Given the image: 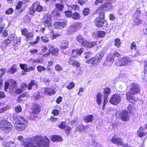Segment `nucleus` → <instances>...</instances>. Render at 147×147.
<instances>
[{
  "mask_svg": "<svg viewBox=\"0 0 147 147\" xmlns=\"http://www.w3.org/2000/svg\"><path fill=\"white\" fill-rule=\"evenodd\" d=\"M11 42V41L10 40L8 39L3 41L2 43L3 45H9V44Z\"/></svg>",
  "mask_w": 147,
  "mask_h": 147,
  "instance_id": "de8ad7c7",
  "label": "nucleus"
},
{
  "mask_svg": "<svg viewBox=\"0 0 147 147\" xmlns=\"http://www.w3.org/2000/svg\"><path fill=\"white\" fill-rule=\"evenodd\" d=\"M110 92V89L109 88H106L104 90V99L103 102V107H104L105 105L107 102L108 99L107 96L109 95Z\"/></svg>",
  "mask_w": 147,
  "mask_h": 147,
  "instance_id": "dca6fc26",
  "label": "nucleus"
},
{
  "mask_svg": "<svg viewBox=\"0 0 147 147\" xmlns=\"http://www.w3.org/2000/svg\"><path fill=\"white\" fill-rule=\"evenodd\" d=\"M66 25V22H56L54 25V27L56 29H61L64 27Z\"/></svg>",
  "mask_w": 147,
  "mask_h": 147,
  "instance_id": "f3484780",
  "label": "nucleus"
},
{
  "mask_svg": "<svg viewBox=\"0 0 147 147\" xmlns=\"http://www.w3.org/2000/svg\"><path fill=\"white\" fill-rule=\"evenodd\" d=\"M82 24L79 22H77L71 25L67 29V34L70 35L76 32L82 27Z\"/></svg>",
  "mask_w": 147,
  "mask_h": 147,
  "instance_id": "1a4fd4ad",
  "label": "nucleus"
},
{
  "mask_svg": "<svg viewBox=\"0 0 147 147\" xmlns=\"http://www.w3.org/2000/svg\"><path fill=\"white\" fill-rule=\"evenodd\" d=\"M41 39L42 41L45 42H48L49 40L48 38L46 36H41Z\"/></svg>",
  "mask_w": 147,
  "mask_h": 147,
  "instance_id": "c03bdc74",
  "label": "nucleus"
},
{
  "mask_svg": "<svg viewBox=\"0 0 147 147\" xmlns=\"http://www.w3.org/2000/svg\"><path fill=\"white\" fill-rule=\"evenodd\" d=\"M90 12V10L88 8H85L83 11V13L84 16L87 15Z\"/></svg>",
  "mask_w": 147,
  "mask_h": 147,
  "instance_id": "a18cd8bd",
  "label": "nucleus"
},
{
  "mask_svg": "<svg viewBox=\"0 0 147 147\" xmlns=\"http://www.w3.org/2000/svg\"><path fill=\"white\" fill-rule=\"evenodd\" d=\"M51 37V38L52 39H55L57 36H60V35L58 34H55L53 33H52V34L50 35Z\"/></svg>",
  "mask_w": 147,
  "mask_h": 147,
  "instance_id": "13d9d810",
  "label": "nucleus"
},
{
  "mask_svg": "<svg viewBox=\"0 0 147 147\" xmlns=\"http://www.w3.org/2000/svg\"><path fill=\"white\" fill-rule=\"evenodd\" d=\"M102 95L100 93H98L96 95V102L97 104L100 105L102 102Z\"/></svg>",
  "mask_w": 147,
  "mask_h": 147,
  "instance_id": "393cba45",
  "label": "nucleus"
},
{
  "mask_svg": "<svg viewBox=\"0 0 147 147\" xmlns=\"http://www.w3.org/2000/svg\"><path fill=\"white\" fill-rule=\"evenodd\" d=\"M30 52L32 54L36 53L38 52V51L36 49L31 50H30Z\"/></svg>",
  "mask_w": 147,
  "mask_h": 147,
  "instance_id": "338daca9",
  "label": "nucleus"
},
{
  "mask_svg": "<svg viewBox=\"0 0 147 147\" xmlns=\"http://www.w3.org/2000/svg\"><path fill=\"white\" fill-rule=\"evenodd\" d=\"M56 9L57 10L59 11L62 10L63 8V5L60 4H57L56 5Z\"/></svg>",
  "mask_w": 147,
  "mask_h": 147,
  "instance_id": "a19ab883",
  "label": "nucleus"
},
{
  "mask_svg": "<svg viewBox=\"0 0 147 147\" xmlns=\"http://www.w3.org/2000/svg\"><path fill=\"white\" fill-rule=\"evenodd\" d=\"M22 3L21 1H19L17 3L16 6V9H19L21 7L22 5Z\"/></svg>",
  "mask_w": 147,
  "mask_h": 147,
  "instance_id": "4d7b16f0",
  "label": "nucleus"
},
{
  "mask_svg": "<svg viewBox=\"0 0 147 147\" xmlns=\"http://www.w3.org/2000/svg\"><path fill=\"white\" fill-rule=\"evenodd\" d=\"M13 11V10L11 8H10L6 11L5 13L7 14H11Z\"/></svg>",
  "mask_w": 147,
  "mask_h": 147,
  "instance_id": "6e6d98bb",
  "label": "nucleus"
},
{
  "mask_svg": "<svg viewBox=\"0 0 147 147\" xmlns=\"http://www.w3.org/2000/svg\"><path fill=\"white\" fill-rule=\"evenodd\" d=\"M113 55L114 57H121V55L118 52L115 51L113 53Z\"/></svg>",
  "mask_w": 147,
  "mask_h": 147,
  "instance_id": "774afa93",
  "label": "nucleus"
},
{
  "mask_svg": "<svg viewBox=\"0 0 147 147\" xmlns=\"http://www.w3.org/2000/svg\"><path fill=\"white\" fill-rule=\"evenodd\" d=\"M76 53L78 54H81L84 51L83 48H81L80 49H77L76 51Z\"/></svg>",
  "mask_w": 147,
  "mask_h": 147,
  "instance_id": "864d4df0",
  "label": "nucleus"
},
{
  "mask_svg": "<svg viewBox=\"0 0 147 147\" xmlns=\"http://www.w3.org/2000/svg\"><path fill=\"white\" fill-rule=\"evenodd\" d=\"M71 129V127L67 125H66L65 126V128L64 129L65 132L66 133L67 135H69V134L70 131Z\"/></svg>",
  "mask_w": 147,
  "mask_h": 147,
  "instance_id": "f704fd0d",
  "label": "nucleus"
},
{
  "mask_svg": "<svg viewBox=\"0 0 147 147\" xmlns=\"http://www.w3.org/2000/svg\"><path fill=\"white\" fill-rule=\"evenodd\" d=\"M75 84L73 82H70L69 83L68 86H67V88L69 90H71L75 86Z\"/></svg>",
  "mask_w": 147,
  "mask_h": 147,
  "instance_id": "c9c22d12",
  "label": "nucleus"
},
{
  "mask_svg": "<svg viewBox=\"0 0 147 147\" xmlns=\"http://www.w3.org/2000/svg\"><path fill=\"white\" fill-rule=\"evenodd\" d=\"M20 68L23 70H24L26 71V69L27 65L26 64H22L20 63Z\"/></svg>",
  "mask_w": 147,
  "mask_h": 147,
  "instance_id": "37998d69",
  "label": "nucleus"
},
{
  "mask_svg": "<svg viewBox=\"0 0 147 147\" xmlns=\"http://www.w3.org/2000/svg\"><path fill=\"white\" fill-rule=\"evenodd\" d=\"M28 32H29L28 30L25 28H24L21 30V32L22 34L25 36H26Z\"/></svg>",
  "mask_w": 147,
  "mask_h": 147,
  "instance_id": "49530a36",
  "label": "nucleus"
},
{
  "mask_svg": "<svg viewBox=\"0 0 147 147\" xmlns=\"http://www.w3.org/2000/svg\"><path fill=\"white\" fill-rule=\"evenodd\" d=\"M33 140L36 145L33 143L32 141L29 140L27 142H24L22 144L24 147H49L50 140L46 136L44 138V142L43 138L40 136H34L32 138Z\"/></svg>",
  "mask_w": 147,
  "mask_h": 147,
  "instance_id": "f257e3e1",
  "label": "nucleus"
},
{
  "mask_svg": "<svg viewBox=\"0 0 147 147\" xmlns=\"http://www.w3.org/2000/svg\"><path fill=\"white\" fill-rule=\"evenodd\" d=\"M133 60L128 57H123L122 58L116 60L115 65L117 66H124L128 63L131 62Z\"/></svg>",
  "mask_w": 147,
  "mask_h": 147,
  "instance_id": "6e6552de",
  "label": "nucleus"
},
{
  "mask_svg": "<svg viewBox=\"0 0 147 147\" xmlns=\"http://www.w3.org/2000/svg\"><path fill=\"white\" fill-rule=\"evenodd\" d=\"M12 129V125L8 121L3 120L0 122V130L8 133L10 132Z\"/></svg>",
  "mask_w": 147,
  "mask_h": 147,
  "instance_id": "0eeeda50",
  "label": "nucleus"
},
{
  "mask_svg": "<svg viewBox=\"0 0 147 147\" xmlns=\"http://www.w3.org/2000/svg\"><path fill=\"white\" fill-rule=\"evenodd\" d=\"M78 119V117H75L74 120L71 121L70 124L72 125H75L77 128V130H78L80 131H85V129L87 128V126H84L83 125H81L80 126H77V122Z\"/></svg>",
  "mask_w": 147,
  "mask_h": 147,
  "instance_id": "4468645a",
  "label": "nucleus"
},
{
  "mask_svg": "<svg viewBox=\"0 0 147 147\" xmlns=\"http://www.w3.org/2000/svg\"><path fill=\"white\" fill-rule=\"evenodd\" d=\"M96 26L98 27H100L102 26L104 22L103 20L100 19V18H97L95 21Z\"/></svg>",
  "mask_w": 147,
  "mask_h": 147,
  "instance_id": "4be33fe9",
  "label": "nucleus"
},
{
  "mask_svg": "<svg viewBox=\"0 0 147 147\" xmlns=\"http://www.w3.org/2000/svg\"><path fill=\"white\" fill-rule=\"evenodd\" d=\"M5 105L3 103L0 102V110L1 113L9 109L10 107L9 105Z\"/></svg>",
  "mask_w": 147,
  "mask_h": 147,
  "instance_id": "412c9836",
  "label": "nucleus"
},
{
  "mask_svg": "<svg viewBox=\"0 0 147 147\" xmlns=\"http://www.w3.org/2000/svg\"><path fill=\"white\" fill-rule=\"evenodd\" d=\"M55 67L56 70L59 71H61L63 69V67L58 64H56Z\"/></svg>",
  "mask_w": 147,
  "mask_h": 147,
  "instance_id": "e433bc0d",
  "label": "nucleus"
},
{
  "mask_svg": "<svg viewBox=\"0 0 147 147\" xmlns=\"http://www.w3.org/2000/svg\"><path fill=\"white\" fill-rule=\"evenodd\" d=\"M65 14L66 16L67 17H70L72 16V12L71 11H65Z\"/></svg>",
  "mask_w": 147,
  "mask_h": 147,
  "instance_id": "603ef678",
  "label": "nucleus"
},
{
  "mask_svg": "<svg viewBox=\"0 0 147 147\" xmlns=\"http://www.w3.org/2000/svg\"><path fill=\"white\" fill-rule=\"evenodd\" d=\"M144 76L147 77V60L144 62Z\"/></svg>",
  "mask_w": 147,
  "mask_h": 147,
  "instance_id": "473e14b6",
  "label": "nucleus"
},
{
  "mask_svg": "<svg viewBox=\"0 0 147 147\" xmlns=\"http://www.w3.org/2000/svg\"><path fill=\"white\" fill-rule=\"evenodd\" d=\"M144 130L143 127L141 126L137 131V134L138 137L140 138H142L145 136H147V132H144L142 131Z\"/></svg>",
  "mask_w": 147,
  "mask_h": 147,
  "instance_id": "a211bd4d",
  "label": "nucleus"
},
{
  "mask_svg": "<svg viewBox=\"0 0 147 147\" xmlns=\"http://www.w3.org/2000/svg\"><path fill=\"white\" fill-rule=\"evenodd\" d=\"M46 10L45 7H42L40 5V3L38 2H36L34 3L32 7L30 9L29 13L31 15H33L36 11L40 12L42 11H45Z\"/></svg>",
  "mask_w": 147,
  "mask_h": 147,
  "instance_id": "423d86ee",
  "label": "nucleus"
},
{
  "mask_svg": "<svg viewBox=\"0 0 147 147\" xmlns=\"http://www.w3.org/2000/svg\"><path fill=\"white\" fill-rule=\"evenodd\" d=\"M130 92L128 91L126 94V99L130 102L132 103L130 100H132L134 101H136L135 98L132 96L136 94H139L140 93L141 89L140 87L137 84L132 83L130 84Z\"/></svg>",
  "mask_w": 147,
  "mask_h": 147,
  "instance_id": "7ed1b4c3",
  "label": "nucleus"
},
{
  "mask_svg": "<svg viewBox=\"0 0 147 147\" xmlns=\"http://www.w3.org/2000/svg\"><path fill=\"white\" fill-rule=\"evenodd\" d=\"M121 100V97L118 94H113L111 97V103L112 104L117 105L120 102Z\"/></svg>",
  "mask_w": 147,
  "mask_h": 147,
  "instance_id": "2eb2a0df",
  "label": "nucleus"
},
{
  "mask_svg": "<svg viewBox=\"0 0 147 147\" xmlns=\"http://www.w3.org/2000/svg\"><path fill=\"white\" fill-rule=\"evenodd\" d=\"M32 113L30 117L32 120H34L37 117V114L40 111V108L38 104H34L32 107Z\"/></svg>",
  "mask_w": 147,
  "mask_h": 147,
  "instance_id": "9d476101",
  "label": "nucleus"
},
{
  "mask_svg": "<svg viewBox=\"0 0 147 147\" xmlns=\"http://www.w3.org/2000/svg\"><path fill=\"white\" fill-rule=\"evenodd\" d=\"M16 82L11 79L6 81L5 83L4 87L5 91H7V90L9 89L10 93L15 92L18 94L21 93L23 90L20 89H16Z\"/></svg>",
  "mask_w": 147,
  "mask_h": 147,
  "instance_id": "39448f33",
  "label": "nucleus"
},
{
  "mask_svg": "<svg viewBox=\"0 0 147 147\" xmlns=\"http://www.w3.org/2000/svg\"><path fill=\"white\" fill-rule=\"evenodd\" d=\"M93 118V116L92 115H88L85 116L84 118V120L86 123L91 122Z\"/></svg>",
  "mask_w": 147,
  "mask_h": 147,
  "instance_id": "5701e85b",
  "label": "nucleus"
},
{
  "mask_svg": "<svg viewBox=\"0 0 147 147\" xmlns=\"http://www.w3.org/2000/svg\"><path fill=\"white\" fill-rule=\"evenodd\" d=\"M111 141L113 143L116 144L117 145H120L121 146H125V144L122 139L117 137V136L114 135L113 136Z\"/></svg>",
  "mask_w": 147,
  "mask_h": 147,
  "instance_id": "ddd939ff",
  "label": "nucleus"
},
{
  "mask_svg": "<svg viewBox=\"0 0 147 147\" xmlns=\"http://www.w3.org/2000/svg\"><path fill=\"white\" fill-rule=\"evenodd\" d=\"M2 145L6 147H14L16 146V144L13 141H9L7 142H3L2 143Z\"/></svg>",
  "mask_w": 147,
  "mask_h": 147,
  "instance_id": "6ab92c4d",
  "label": "nucleus"
},
{
  "mask_svg": "<svg viewBox=\"0 0 147 147\" xmlns=\"http://www.w3.org/2000/svg\"><path fill=\"white\" fill-rule=\"evenodd\" d=\"M119 116L121 120L127 122L129 121L130 117L127 110H124L119 114Z\"/></svg>",
  "mask_w": 147,
  "mask_h": 147,
  "instance_id": "f8f14e48",
  "label": "nucleus"
},
{
  "mask_svg": "<svg viewBox=\"0 0 147 147\" xmlns=\"http://www.w3.org/2000/svg\"><path fill=\"white\" fill-rule=\"evenodd\" d=\"M51 139L53 142L61 141L63 140V138L61 136L57 135L52 136Z\"/></svg>",
  "mask_w": 147,
  "mask_h": 147,
  "instance_id": "a878e982",
  "label": "nucleus"
},
{
  "mask_svg": "<svg viewBox=\"0 0 147 147\" xmlns=\"http://www.w3.org/2000/svg\"><path fill=\"white\" fill-rule=\"evenodd\" d=\"M33 62L35 63H42L43 61V60H42L37 59H33Z\"/></svg>",
  "mask_w": 147,
  "mask_h": 147,
  "instance_id": "e2e57ef3",
  "label": "nucleus"
},
{
  "mask_svg": "<svg viewBox=\"0 0 147 147\" xmlns=\"http://www.w3.org/2000/svg\"><path fill=\"white\" fill-rule=\"evenodd\" d=\"M66 125L65 122L62 121L61 124L58 125V127L60 129H64Z\"/></svg>",
  "mask_w": 147,
  "mask_h": 147,
  "instance_id": "58836bf2",
  "label": "nucleus"
},
{
  "mask_svg": "<svg viewBox=\"0 0 147 147\" xmlns=\"http://www.w3.org/2000/svg\"><path fill=\"white\" fill-rule=\"evenodd\" d=\"M16 71V65H13L11 67V69H9L7 71L8 74H9L10 73L13 74Z\"/></svg>",
  "mask_w": 147,
  "mask_h": 147,
  "instance_id": "c85d7f7f",
  "label": "nucleus"
},
{
  "mask_svg": "<svg viewBox=\"0 0 147 147\" xmlns=\"http://www.w3.org/2000/svg\"><path fill=\"white\" fill-rule=\"evenodd\" d=\"M115 45L116 46H120L121 42L120 41V39L118 38H117L115 39Z\"/></svg>",
  "mask_w": 147,
  "mask_h": 147,
  "instance_id": "79ce46f5",
  "label": "nucleus"
},
{
  "mask_svg": "<svg viewBox=\"0 0 147 147\" xmlns=\"http://www.w3.org/2000/svg\"><path fill=\"white\" fill-rule=\"evenodd\" d=\"M34 33L33 32H28L26 36V40H31L34 36Z\"/></svg>",
  "mask_w": 147,
  "mask_h": 147,
  "instance_id": "c756f323",
  "label": "nucleus"
},
{
  "mask_svg": "<svg viewBox=\"0 0 147 147\" xmlns=\"http://www.w3.org/2000/svg\"><path fill=\"white\" fill-rule=\"evenodd\" d=\"M69 43L68 41L66 40H63L62 42V45L63 46H67L68 45Z\"/></svg>",
  "mask_w": 147,
  "mask_h": 147,
  "instance_id": "052dcab7",
  "label": "nucleus"
},
{
  "mask_svg": "<svg viewBox=\"0 0 147 147\" xmlns=\"http://www.w3.org/2000/svg\"><path fill=\"white\" fill-rule=\"evenodd\" d=\"M45 92L46 94L49 96H51L55 93V91L51 88H46Z\"/></svg>",
  "mask_w": 147,
  "mask_h": 147,
  "instance_id": "b1692460",
  "label": "nucleus"
},
{
  "mask_svg": "<svg viewBox=\"0 0 147 147\" xmlns=\"http://www.w3.org/2000/svg\"><path fill=\"white\" fill-rule=\"evenodd\" d=\"M38 71L40 73L46 70L45 68L43 66L38 65L37 67Z\"/></svg>",
  "mask_w": 147,
  "mask_h": 147,
  "instance_id": "72a5a7b5",
  "label": "nucleus"
},
{
  "mask_svg": "<svg viewBox=\"0 0 147 147\" xmlns=\"http://www.w3.org/2000/svg\"><path fill=\"white\" fill-rule=\"evenodd\" d=\"M133 107V105L131 104H129L127 107V109L129 110L130 113H131V111Z\"/></svg>",
  "mask_w": 147,
  "mask_h": 147,
  "instance_id": "0e129e2a",
  "label": "nucleus"
},
{
  "mask_svg": "<svg viewBox=\"0 0 147 147\" xmlns=\"http://www.w3.org/2000/svg\"><path fill=\"white\" fill-rule=\"evenodd\" d=\"M5 95L3 92L0 91V99H3L5 97Z\"/></svg>",
  "mask_w": 147,
  "mask_h": 147,
  "instance_id": "bf43d9fd",
  "label": "nucleus"
},
{
  "mask_svg": "<svg viewBox=\"0 0 147 147\" xmlns=\"http://www.w3.org/2000/svg\"><path fill=\"white\" fill-rule=\"evenodd\" d=\"M49 51L50 52L52 53L53 55L56 56L58 55V49L54 48L53 47H51L49 49Z\"/></svg>",
  "mask_w": 147,
  "mask_h": 147,
  "instance_id": "cd10ccee",
  "label": "nucleus"
},
{
  "mask_svg": "<svg viewBox=\"0 0 147 147\" xmlns=\"http://www.w3.org/2000/svg\"><path fill=\"white\" fill-rule=\"evenodd\" d=\"M13 119L15 121L14 125L18 130H24L27 126V120L22 116L18 115L16 113L13 115Z\"/></svg>",
  "mask_w": 147,
  "mask_h": 147,
  "instance_id": "20e7f679",
  "label": "nucleus"
},
{
  "mask_svg": "<svg viewBox=\"0 0 147 147\" xmlns=\"http://www.w3.org/2000/svg\"><path fill=\"white\" fill-rule=\"evenodd\" d=\"M84 54L85 59H87L85 62L87 63H91L94 66H96L98 65L104 56V53L101 52L97 54L94 57H91L87 59L92 57L93 54L91 52H88L85 53Z\"/></svg>",
  "mask_w": 147,
  "mask_h": 147,
  "instance_id": "f03ea898",
  "label": "nucleus"
},
{
  "mask_svg": "<svg viewBox=\"0 0 147 147\" xmlns=\"http://www.w3.org/2000/svg\"><path fill=\"white\" fill-rule=\"evenodd\" d=\"M69 63L70 65L76 66L77 67H79L80 65L79 62L74 60V58L73 57H70L69 60Z\"/></svg>",
  "mask_w": 147,
  "mask_h": 147,
  "instance_id": "aec40b11",
  "label": "nucleus"
},
{
  "mask_svg": "<svg viewBox=\"0 0 147 147\" xmlns=\"http://www.w3.org/2000/svg\"><path fill=\"white\" fill-rule=\"evenodd\" d=\"M15 110L17 113H19L22 110V107L20 105L17 106L15 108Z\"/></svg>",
  "mask_w": 147,
  "mask_h": 147,
  "instance_id": "09e8293b",
  "label": "nucleus"
},
{
  "mask_svg": "<svg viewBox=\"0 0 147 147\" xmlns=\"http://www.w3.org/2000/svg\"><path fill=\"white\" fill-rule=\"evenodd\" d=\"M105 32L102 31H99L98 32V35L99 37H102L105 35Z\"/></svg>",
  "mask_w": 147,
  "mask_h": 147,
  "instance_id": "8fccbe9b",
  "label": "nucleus"
},
{
  "mask_svg": "<svg viewBox=\"0 0 147 147\" xmlns=\"http://www.w3.org/2000/svg\"><path fill=\"white\" fill-rule=\"evenodd\" d=\"M134 23L136 25H140L142 23V20L139 19L138 18H136V19L134 21Z\"/></svg>",
  "mask_w": 147,
  "mask_h": 147,
  "instance_id": "ea45409f",
  "label": "nucleus"
},
{
  "mask_svg": "<svg viewBox=\"0 0 147 147\" xmlns=\"http://www.w3.org/2000/svg\"><path fill=\"white\" fill-rule=\"evenodd\" d=\"M76 40L79 42L81 43L82 45L84 46H94L96 45V42H89L86 40H84V39L82 36L80 35L77 37Z\"/></svg>",
  "mask_w": 147,
  "mask_h": 147,
  "instance_id": "9b49d317",
  "label": "nucleus"
},
{
  "mask_svg": "<svg viewBox=\"0 0 147 147\" xmlns=\"http://www.w3.org/2000/svg\"><path fill=\"white\" fill-rule=\"evenodd\" d=\"M51 121L52 122H55L57 119V118L54 117V116H51L50 118Z\"/></svg>",
  "mask_w": 147,
  "mask_h": 147,
  "instance_id": "69168bd1",
  "label": "nucleus"
},
{
  "mask_svg": "<svg viewBox=\"0 0 147 147\" xmlns=\"http://www.w3.org/2000/svg\"><path fill=\"white\" fill-rule=\"evenodd\" d=\"M105 17V14L104 13L102 12L99 15V17L98 18H100V19H101L102 20H103V18Z\"/></svg>",
  "mask_w": 147,
  "mask_h": 147,
  "instance_id": "680f3d73",
  "label": "nucleus"
},
{
  "mask_svg": "<svg viewBox=\"0 0 147 147\" xmlns=\"http://www.w3.org/2000/svg\"><path fill=\"white\" fill-rule=\"evenodd\" d=\"M59 113V111L57 109H54L52 112V114L54 116L58 115Z\"/></svg>",
  "mask_w": 147,
  "mask_h": 147,
  "instance_id": "5fc2aeb1",
  "label": "nucleus"
},
{
  "mask_svg": "<svg viewBox=\"0 0 147 147\" xmlns=\"http://www.w3.org/2000/svg\"><path fill=\"white\" fill-rule=\"evenodd\" d=\"M35 81L34 80L31 81L30 83L29 84L28 86V88L29 90H31L32 88V86L35 84Z\"/></svg>",
  "mask_w": 147,
  "mask_h": 147,
  "instance_id": "4c0bfd02",
  "label": "nucleus"
},
{
  "mask_svg": "<svg viewBox=\"0 0 147 147\" xmlns=\"http://www.w3.org/2000/svg\"><path fill=\"white\" fill-rule=\"evenodd\" d=\"M51 18L49 17L46 19L45 20L43 24L44 26L46 27H49L51 24Z\"/></svg>",
  "mask_w": 147,
  "mask_h": 147,
  "instance_id": "bb28decb",
  "label": "nucleus"
},
{
  "mask_svg": "<svg viewBox=\"0 0 147 147\" xmlns=\"http://www.w3.org/2000/svg\"><path fill=\"white\" fill-rule=\"evenodd\" d=\"M60 12L56 9H55L52 12L51 14L53 16L58 17L60 16Z\"/></svg>",
  "mask_w": 147,
  "mask_h": 147,
  "instance_id": "2f4dec72",
  "label": "nucleus"
},
{
  "mask_svg": "<svg viewBox=\"0 0 147 147\" xmlns=\"http://www.w3.org/2000/svg\"><path fill=\"white\" fill-rule=\"evenodd\" d=\"M70 9L77 10L79 9V7L76 5H73L69 7Z\"/></svg>",
  "mask_w": 147,
  "mask_h": 147,
  "instance_id": "3c124183",
  "label": "nucleus"
},
{
  "mask_svg": "<svg viewBox=\"0 0 147 147\" xmlns=\"http://www.w3.org/2000/svg\"><path fill=\"white\" fill-rule=\"evenodd\" d=\"M72 18L75 20L79 19L80 18L79 14L76 12L73 13L72 15Z\"/></svg>",
  "mask_w": 147,
  "mask_h": 147,
  "instance_id": "7c9ffc66",
  "label": "nucleus"
}]
</instances>
